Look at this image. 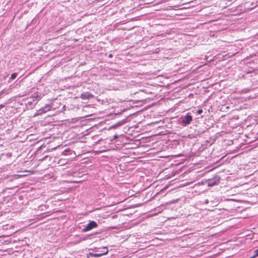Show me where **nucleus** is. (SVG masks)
Masks as SVG:
<instances>
[{
    "label": "nucleus",
    "instance_id": "f257e3e1",
    "mask_svg": "<svg viewBox=\"0 0 258 258\" xmlns=\"http://www.w3.org/2000/svg\"><path fill=\"white\" fill-rule=\"evenodd\" d=\"M96 251L98 252L95 253H90L89 254L93 257H98L107 254L108 250L107 247H103L102 248H97Z\"/></svg>",
    "mask_w": 258,
    "mask_h": 258
},
{
    "label": "nucleus",
    "instance_id": "f03ea898",
    "mask_svg": "<svg viewBox=\"0 0 258 258\" xmlns=\"http://www.w3.org/2000/svg\"><path fill=\"white\" fill-rule=\"evenodd\" d=\"M98 227L97 223L94 221H90L87 226L82 230L83 232H87L93 229L96 228Z\"/></svg>",
    "mask_w": 258,
    "mask_h": 258
},
{
    "label": "nucleus",
    "instance_id": "7ed1b4c3",
    "mask_svg": "<svg viewBox=\"0 0 258 258\" xmlns=\"http://www.w3.org/2000/svg\"><path fill=\"white\" fill-rule=\"evenodd\" d=\"M192 120V117L191 115L187 114L185 116H184L182 120V123L184 125H188L190 123L191 121Z\"/></svg>",
    "mask_w": 258,
    "mask_h": 258
},
{
    "label": "nucleus",
    "instance_id": "20e7f679",
    "mask_svg": "<svg viewBox=\"0 0 258 258\" xmlns=\"http://www.w3.org/2000/svg\"><path fill=\"white\" fill-rule=\"evenodd\" d=\"M35 99H34V97H32L30 99V100L27 102V105H32L34 102V104H36L37 101L40 99V97L38 96H36L35 97Z\"/></svg>",
    "mask_w": 258,
    "mask_h": 258
},
{
    "label": "nucleus",
    "instance_id": "39448f33",
    "mask_svg": "<svg viewBox=\"0 0 258 258\" xmlns=\"http://www.w3.org/2000/svg\"><path fill=\"white\" fill-rule=\"evenodd\" d=\"M93 97V95L89 92H84L81 95V98L83 99H90Z\"/></svg>",
    "mask_w": 258,
    "mask_h": 258
},
{
    "label": "nucleus",
    "instance_id": "423d86ee",
    "mask_svg": "<svg viewBox=\"0 0 258 258\" xmlns=\"http://www.w3.org/2000/svg\"><path fill=\"white\" fill-rule=\"evenodd\" d=\"M49 110V106L48 105L45 106V107L41 108L39 110V111L40 112V113L46 112L47 111H48Z\"/></svg>",
    "mask_w": 258,
    "mask_h": 258
},
{
    "label": "nucleus",
    "instance_id": "0eeeda50",
    "mask_svg": "<svg viewBox=\"0 0 258 258\" xmlns=\"http://www.w3.org/2000/svg\"><path fill=\"white\" fill-rule=\"evenodd\" d=\"M17 77V73H13L11 75V79L12 80H14L16 77Z\"/></svg>",
    "mask_w": 258,
    "mask_h": 258
},
{
    "label": "nucleus",
    "instance_id": "6e6552de",
    "mask_svg": "<svg viewBox=\"0 0 258 258\" xmlns=\"http://www.w3.org/2000/svg\"><path fill=\"white\" fill-rule=\"evenodd\" d=\"M202 112H203V110H202V109H199V110L197 111V113H198V114H201Z\"/></svg>",
    "mask_w": 258,
    "mask_h": 258
},
{
    "label": "nucleus",
    "instance_id": "1a4fd4ad",
    "mask_svg": "<svg viewBox=\"0 0 258 258\" xmlns=\"http://www.w3.org/2000/svg\"><path fill=\"white\" fill-rule=\"evenodd\" d=\"M254 253H255V256H258V249H256L254 251Z\"/></svg>",
    "mask_w": 258,
    "mask_h": 258
},
{
    "label": "nucleus",
    "instance_id": "9d476101",
    "mask_svg": "<svg viewBox=\"0 0 258 258\" xmlns=\"http://www.w3.org/2000/svg\"><path fill=\"white\" fill-rule=\"evenodd\" d=\"M257 256H255V254L254 255H253V256H251L249 258H255V257H256Z\"/></svg>",
    "mask_w": 258,
    "mask_h": 258
},
{
    "label": "nucleus",
    "instance_id": "9b49d317",
    "mask_svg": "<svg viewBox=\"0 0 258 258\" xmlns=\"http://www.w3.org/2000/svg\"><path fill=\"white\" fill-rule=\"evenodd\" d=\"M117 138H118V136L117 135H114V138L116 139Z\"/></svg>",
    "mask_w": 258,
    "mask_h": 258
},
{
    "label": "nucleus",
    "instance_id": "f8f14e48",
    "mask_svg": "<svg viewBox=\"0 0 258 258\" xmlns=\"http://www.w3.org/2000/svg\"><path fill=\"white\" fill-rule=\"evenodd\" d=\"M70 150L69 149H67L64 150L65 152H68Z\"/></svg>",
    "mask_w": 258,
    "mask_h": 258
},
{
    "label": "nucleus",
    "instance_id": "ddd939ff",
    "mask_svg": "<svg viewBox=\"0 0 258 258\" xmlns=\"http://www.w3.org/2000/svg\"><path fill=\"white\" fill-rule=\"evenodd\" d=\"M109 57H112V54H110L109 55Z\"/></svg>",
    "mask_w": 258,
    "mask_h": 258
},
{
    "label": "nucleus",
    "instance_id": "4468645a",
    "mask_svg": "<svg viewBox=\"0 0 258 258\" xmlns=\"http://www.w3.org/2000/svg\"><path fill=\"white\" fill-rule=\"evenodd\" d=\"M16 176H17L18 177H21V176H22V175H16Z\"/></svg>",
    "mask_w": 258,
    "mask_h": 258
},
{
    "label": "nucleus",
    "instance_id": "2eb2a0df",
    "mask_svg": "<svg viewBox=\"0 0 258 258\" xmlns=\"http://www.w3.org/2000/svg\"><path fill=\"white\" fill-rule=\"evenodd\" d=\"M0 107H4V105H0Z\"/></svg>",
    "mask_w": 258,
    "mask_h": 258
}]
</instances>
